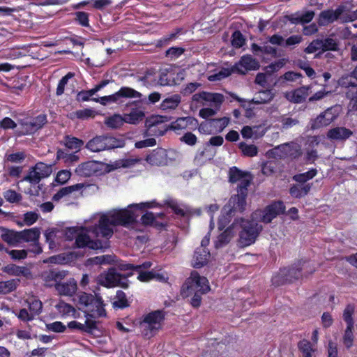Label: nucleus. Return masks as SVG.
<instances>
[{
    "instance_id": "obj_1",
    "label": "nucleus",
    "mask_w": 357,
    "mask_h": 357,
    "mask_svg": "<svg viewBox=\"0 0 357 357\" xmlns=\"http://www.w3.org/2000/svg\"><path fill=\"white\" fill-rule=\"evenodd\" d=\"M155 202H142L130 204L125 208H115L105 213H96L89 219L85 220L84 226L68 227L64 230L65 238L72 241L75 238V244L79 248H88L98 250L103 248L102 241L92 240L88 235L91 232L96 237L109 239L113 234L114 227L121 225L129 227L136 224V218L139 216L138 211L145 208L156 206Z\"/></svg>"
},
{
    "instance_id": "obj_2",
    "label": "nucleus",
    "mask_w": 357,
    "mask_h": 357,
    "mask_svg": "<svg viewBox=\"0 0 357 357\" xmlns=\"http://www.w3.org/2000/svg\"><path fill=\"white\" fill-rule=\"evenodd\" d=\"M284 206L281 202H273L263 210H257L252 213L251 220H244L242 230L239 231V243L241 246H248L254 243L262 230V226L258 222L269 223L278 215L282 213Z\"/></svg>"
},
{
    "instance_id": "obj_3",
    "label": "nucleus",
    "mask_w": 357,
    "mask_h": 357,
    "mask_svg": "<svg viewBox=\"0 0 357 357\" xmlns=\"http://www.w3.org/2000/svg\"><path fill=\"white\" fill-rule=\"evenodd\" d=\"M252 177L248 172H243L236 167L229 169V181L231 183L239 182L238 185V195L230 198L228 204L225 206L218 220V228L223 229L230 222L233 213L236 211L242 212L246 204L245 197L247 188L250 185Z\"/></svg>"
},
{
    "instance_id": "obj_4",
    "label": "nucleus",
    "mask_w": 357,
    "mask_h": 357,
    "mask_svg": "<svg viewBox=\"0 0 357 357\" xmlns=\"http://www.w3.org/2000/svg\"><path fill=\"white\" fill-rule=\"evenodd\" d=\"M210 289L207 278L193 271L183 287L182 295L185 297L192 296V305L198 307L201 303L202 295L206 294Z\"/></svg>"
},
{
    "instance_id": "obj_5",
    "label": "nucleus",
    "mask_w": 357,
    "mask_h": 357,
    "mask_svg": "<svg viewBox=\"0 0 357 357\" xmlns=\"http://www.w3.org/2000/svg\"><path fill=\"white\" fill-rule=\"evenodd\" d=\"M77 303L79 309L84 310L86 314L91 318L102 317L106 316L102 300L98 295L87 293H81L77 296Z\"/></svg>"
},
{
    "instance_id": "obj_6",
    "label": "nucleus",
    "mask_w": 357,
    "mask_h": 357,
    "mask_svg": "<svg viewBox=\"0 0 357 357\" xmlns=\"http://www.w3.org/2000/svg\"><path fill=\"white\" fill-rule=\"evenodd\" d=\"M165 318L163 311L156 310L145 314L139 323V328L145 337H153L161 328Z\"/></svg>"
},
{
    "instance_id": "obj_7",
    "label": "nucleus",
    "mask_w": 357,
    "mask_h": 357,
    "mask_svg": "<svg viewBox=\"0 0 357 357\" xmlns=\"http://www.w3.org/2000/svg\"><path fill=\"white\" fill-rule=\"evenodd\" d=\"M125 146V141L112 136H96L89 140L86 148L91 152H100L105 150L116 148H122Z\"/></svg>"
},
{
    "instance_id": "obj_8",
    "label": "nucleus",
    "mask_w": 357,
    "mask_h": 357,
    "mask_svg": "<svg viewBox=\"0 0 357 357\" xmlns=\"http://www.w3.org/2000/svg\"><path fill=\"white\" fill-rule=\"evenodd\" d=\"M357 15L353 13H349L344 6H339L337 9L322 11L319 17L320 25H326L340 20L342 22H349L354 20Z\"/></svg>"
},
{
    "instance_id": "obj_9",
    "label": "nucleus",
    "mask_w": 357,
    "mask_h": 357,
    "mask_svg": "<svg viewBox=\"0 0 357 357\" xmlns=\"http://www.w3.org/2000/svg\"><path fill=\"white\" fill-rule=\"evenodd\" d=\"M112 165L98 161H88L80 164L75 169L76 173L81 176L89 177L93 175H100L109 172L115 169Z\"/></svg>"
},
{
    "instance_id": "obj_10",
    "label": "nucleus",
    "mask_w": 357,
    "mask_h": 357,
    "mask_svg": "<svg viewBox=\"0 0 357 357\" xmlns=\"http://www.w3.org/2000/svg\"><path fill=\"white\" fill-rule=\"evenodd\" d=\"M98 283L107 288L117 286L123 288L128 287L127 278L113 270L100 275L98 277Z\"/></svg>"
},
{
    "instance_id": "obj_11",
    "label": "nucleus",
    "mask_w": 357,
    "mask_h": 357,
    "mask_svg": "<svg viewBox=\"0 0 357 357\" xmlns=\"http://www.w3.org/2000/svg\"><path fill=\"white\" fill-rule=\"evenodd\" d=\"M224 100V97L220 93H211L205 91L195 93L192 97V105L197 106L209 105L211 107H217L220 105Z\"/></svg>"
},
{
    "instance_id": "obj_12",
    "label": "nucleus",
    "mask_w": 357,
    "mask_h": 357,
    "mask_svg": "<svg viewBox=\"0 0 357 357\" xmlns=\"http://www.w3.org/2000/svg\"><path fill=\"white\" fill-rule=\"evenodd\" d=\"M243 218H236L222 234H220L215 242L217 248L227 244L240 229H242Z\"/></svg>"
},
{
    "instance_id": "obj_13",
    "label": "nucleus",
    "mask_w": 357,
    "mask_h": 357,
    "mask_svg": "<svg viewBox=\"0 0 357 357\" xmlns=\"http://www.w3.org/2000/svg\"><path fill=\"white\" fill-rule=\"evenodd\" d=\"M339 115V109L337 107H330L319 114L311 122V128L317 129L331 124Z\"/></svg>"
},
{
    "instance_id": "obj_14",
    "label": "nucleus",
    "mask_w": 357,
    "mask_h": 357,
    "mask_svg": "<svg viewBox=\"0 0 357 357\" xmlns=\"http://www.w3.org/2000/svg\"><path fill=\"white\" fill-rule=\"evenodd\" d=\"M152 264L150 261H146L139 265H134L132 264H126L123 265V268L125 270H134L137 272V279L141 282H149L155 277V274L153 271H147L151 266Z\"/></svg>"
},
{
    "instance_id": "obj_15",
    "label": "nucleus",
    "mask_w": 357,
    "mask_h": 357,
    "mask_svg": "<svg viewBox=\"0 0 357 357\" xmlns=\"http://www.w3.org/2000/svg\"><path fill=\"white\" fill-rule=\"evenodd\" d=\"M272 153L280 158L291 157L296 158L301 155V150L298 144L295 143H287L281 144L272 150Z\"/></svg>"
},
{
    "instance_id": "obj_16",
    "label": "nucleus",
    "mask_w": 357,
    "mask_h": 357,
    "mask_svg": "<svg viewBox=\"0 0 357 357\" xmlns=\"http://www.w3.org/2000/svg\"><path fill=\"white\" fill-rule=\"evenodd\" d=\"M146 160L151 165H166L169 162L168 153L164 149H157L146 156Z\"/></svg>"
},
{
    "instance_id": "obj_17",
    "label": "nucleus",
    "mask_w": 357,
    "mask_h": 357,
    "mask_svg": "<svg viewBox=\"0 0 357 357\" xmlns=\"http://www.w3.org/2000/svg\"><path fill=\"white\" fill-rule=\"evenodd\" d=\"M258 68V62L250 55L243 56L234 66V68L241 74H245L248 70H257Z\"/></svg>"
},
{
    "instance_id": "obj_18",
    "label": "nucleus",
    "mask_w": 357,
    "mask_h": 357,
    "mask_svg": "<svg viewBox=\"0 0 357 357\" xmlns=\"http://www.w3.org/2000/svg\"><path fill=\"white\" fill-rule=\"evenodd\" d=\"M309 86H302L295 90L287 91L284 93L285 98L294 103H301L303 102L309 95Z\"/></svg>"
},
{
    "instance_id": "obj_19",
    "label": "nucleus",
    "mask_w": 357,
    "mask_h": 357,
    "mask_svg": "<svg viewBox=\"0 0 357 357\" xmlns=\"http://www.w3.org/2000/svg\"><path fill=\"white\" fill-rule=\"evenodd\" d=\"M55 289L59 295L71 296L77 291V282L73 278H70L66 282L56 283Z\"/></svg>"
},
{
    "instance_id": "obj_20",
    "label": "nucleus",
    "mask_w": 357,
    "mask_h": 357,
    "mask_svg": "<svg viewBox=\"0 0 357 357\" xmlns=\"http://www.w3.org/2000/svg\"><path fill=\"white\" fill-rule=\"evenodd\" d=\"M211 257V254L207 249L197 248L192 259L193 267L199 268L205 266Z\"/></svg>"
},
{
    "instance_id": "obj_21",
    "label": "nucleus",
    "mask_w": 357,
    "mask_h": 357,
    "mask_svg": "<svg viewBox=\"0 0 357 357\" xmlns=\"http://www.w3.org/2000/svg\"><path fill=\"white\" fill-rule=\"evenodd\" d=\"M198 126V121L192 116H185L178 118L175 121L172 122V128L173 130L193 129Z\"/></svg>"
},
{
    "instance_id": "obj_22",
    "label": "nucleus",
    "mask_w": 357,
    "mask_h": 357,
    "mask_svg": "<svg viewBox=\"0 0 357 357\" xmlns=\"http://www.w3.org/2000/svg\"><path fill=\"white\" fill-rule=\"evenodd\" d=\"M3 271L10 275L22 276L26 278L31 277L30 269L26 266H20L15 264H8L3 268Z\"/></svg>"
},
{
    "instance_id": "obj_23",
    "label": "nucleus",
    "mask_w": 357,
    "mask_h": 357,
    "mask_svg": "<svg viewBox=\"0 0 357 357\" xmlns=\"http://www.w3.org/2000/svg\"><path fill=\"white\" fill-rule=\"evenodd\" d=\"M307 264H304L301 269L292 267L291 268H284L280 270L278 276L282 278V282H292L294 280L298 279L301 275V271L304 270Z\"/></svg>"
},
{
    "instance_id": "obj_24",
    "label": "nucleus",
    "mask_w": 357,
    "mask_h": 357,
    "mask_svg": "<svg viewBox=\"0 0 357 357\" xmlns=\"http://www.w3.org/2000/svg\"><path fill=\"white\" fill-rule=\"evenodd\" d=\"M352 134V131L348 128L344 127H336L328 130L327 137L332 140L342 141L350 137Z\"/></svg>"
},
{
    "instance_id": "obj_25",
    "label": "nucleus",
    "mask_w": 357,
    "mask_h": 357,
    "mask_svg": "<svg viewBox=\"0 0 357 357\" xmlns=\"http://www.w3.org/2000/svg\"><path fill=\"white\" fill-rule=\"evenodd\" d=\"M65 276V271H55L52 270L45 271L42 274L43 281L49 287L53 285L55 287V284L59 283V281L64 278Z\"/></svg>"
},
{
    "instance_id": "obj_26",
    "label": "nucleus",
    "mask_w": 357,
    "mask_h": 357,
    "mask_svg": "<svg viewBox=\"0 0 357 357\" xmlns=\"http://www.w3.org/2000/svg\"><path fill=\"white\" fill-rule=\"evenodd\" d=\"M224 142V139L221 136H215L212 137L209 141L206 143L204 146V151L202 152V155L205 154L206 153H208L207 154V156L211 158H213L216 151L215 149L212 148L211 146H220Z\"/></svg>"
},
{
    "instance_id": "obj_27",
    "label": "nucleus",
    "mask_w": 357,
    "mask_h": 357,
    "mask_svg": "<svg viewBox=\"0 0 357 357\" xmlns=\"http://www.w3.org/2000/svg\"><path fill=\"white\" fill-rule=\"evenodd\" d=\"M40 235V231L37 227L24 229L23 231H20V242L23 241L25 242L36 243V241H38Z\"/></svg>"
},
{
    "instance_id": "obj_28",
    "label": "nucleus",
    "mask_w": 357,
    "mask_h": 357,
    "mask_svg": "<svg viewBox=\"0 0 357 357\" xmlns=\"http://www.w3.org/2000/svg\"><path fill=\"white\" fill-rule=\"evenodd\" d=\"M25 302L27 304L29 311L34 317L40 314L42 312L43 304L36 296H29L26 299Z\"/></svg>"
},
{
    "instance_id": "obj_29",
    "label": "nucleus",
    "mask_w": 357,
    "mask_h": 357,
    "mask_svg": "<svg viewBox=\"0 0 357 357\" xmlns=\"http://www.w3.org/2000/svg\"><path fill=\"white\" fill-rule=\"evenodd\" d=\"M123 117L125 123L129 124H137L143 120L144 113L141 109H134L129 114H125Z\"/></svg>"
},
{
    "instance_id": "obj_30",
    "label": "nucleus",
    "mask_w": 357,
    "mask_h": 357,
    "mask_svg": "<svg viewBox=\"0 0 357 357\" xmlns=\"http://www.w3.org/2000/svg\"><path fill=\"white\" fill-rule=\"evenodd\" d=\"M84 186V185L83 183H77L70 186L64 187L54 195L53 200L59 201L61 198L70 195L73 192L80 190Z\"/></svg>"
},
{
    "instance_id": "obj_31",
    "label": "nucleus",
    "mask_w": 357,
    "mask_h": 357,
    "mask_svg": "<svg viewBox=\"0 0 357 357\" xmlns=\"http://www.w3.org/2000/svg\"><path fill=\"white\" fill-rule=\"evenodd\" d=\"M180 102L181 96L178 94H174L162 101L160 109L162 110L174 109Z\"/></svg>"
},
{
    "instance_id": "obj_32",
    "label": "nucleus",
    "mask_w": 357,
    "mask_h": 357,
    "mask_svg": "<svg viewBox=\"0 0 357 357\" xmlns=\"http://www.w3.org/2000/svg\"><path fill=\"white\" fill-rule=\"evenodd\" d=\"M273 93L271 90L261 91L255 96L254 98L248 102L255 104H264L270 102L273 98Z\"/></svg>"
},
{
    "instance_id": "obj_33",
    "label": "nucleus",
    "mask_w": 357,
    "mask_h": 357,
    "mask_svg": "<svg viewBox=\"0 0 357 357\" xmlns=\"http://www.w3.org/2000/svg\"><path fill=\"white\" fill-rule=\"evenodd\" d=\"M19 279H11L7 281L0 282V294H8L16 289L19 285Z\"/></svg>"
},
{
    "instance_id": "obj_34",
    "label": "nucleus",
    "mask_w": 357,
    "mask_h": 357,
    "mask_svg": "<svg viewBox=\"0 0 357 357\" xmlns=\"http://www.w3.org/2000/svg\"><path fill=\"white\" fill-rule=\"evenodd\" d=\"M56 309L61 317L74 316L76 312L75 309L62 301H60L56 305Z\"/></svg>"
},
{
    "instance_id": "obj_35",
    "label": "nucleus",
    "mask_w": 357,
    "mask_h": 357,
    "mask_svg": "<svg viewBox=\"0 0 357 357\" xmlns=\"http://www.w3.org/2000/svg\"><path fill=\"white\" fill-rule=\"evenodd\" d=\"M124 117L120 114H114L105 119V124L110 128L116 129L123 125Z\"/></svg>"
},
{
    "instance_id": "obj_36",
    "label": "nucleus",
    "mask_w": 357,
    "mask_h": 357,
    "mask_svg": "<svg viewBox=\"0 0 357 357\" xmlns=\"http://www.w3.org/2000/svg\"><path fill=\"white\" fill-rule=\"evenodd\" d=\"M346 96L349 99L348 105V113H351L357 110V89L354 87L346 93Z\"/></svg>"
},
{
    "instance_id": "obj_37",
    "label": "nucleus",
    "mask_w": 357,
    "mask_h": 357,
    "mask_svg": "<svg viewBox=\"0 0 357 357\" xmlns=\"http://www.w3.org/2000/svg\"><path fill=\"white\" fill-rule=\"evenodd\" d=\"M238 147L245 156L254 157L257 155L258 149L254 144H248L245 142H241Z\"/></svg>"
},
{
    "instance_id": "obj_38",
    "label": "nucleus",
    "mask_w": 357,
    "mask_h": 357,
    "mask_svg": "<svg viewBox=\"0 0 357 357\" xmlns=\"http://www.w3.org/2000/svg\"><path fill=\"white\" fill-rule=\"evenodd\" d=\"M36 130L31 119H26L21 123L18 132L21 135H25L33 133Z\"/></svg>"
},
{
    "instance_id": "obj_39",
    "label": "nucleus",
    "mask_w": 357,
    "mask_h": 357,
    "mask_svg": "<svg viewBox=\"0 0 357 357\" xmlns=\"http://www.w3.org/2000/svg\"><path fill=\"white\" fill-rule=\"evenodd\" d=\"M298 347L303 357H312V353L315 351L312 344L306 340L300 341Z\"/></svg>"
},
{
    "instance_id": "obj_40",
    "label": "nucleus",
    "mask_w": 357,
    "mask_h": 357,
    "mask_svg": "<svg viewBox=\"0 0 357 357\" xmlns=\"http://www.w3.org/2000/svg\"><path fill=\"white\" fill-rule=\"evenodd\" d=\"M2 238L8 243L15 245L20 243V231H8L2 234Z\"/></svg>"
},
{
    "instance_id": "obj_41",
    "label": "nucleus",
    "mask_w": 357,
    "mask_h": 357,
    "mask_svg": "<svg viewBox=\"0 0 357 357\" xmlns=\"http://www.w3.org/2000/svg\"><path fill=\"white\" fill-rule=\"evenodd\" d=\"M121 98H139L142 93L128 86H123L119 90Z\"/></svg>"
},
{
    "instance_id": "obj_42",
    "label": "nucleus",
    "mask_w": 357,
    "mask_h": 357,
    "mask_svg": "<svg viewBox=\"0 0 357 357\" xmlns=\"http://www.w3.org/2000/svg\"><path fill=\"white\" fill-rule=\"evenodd\" d=\"M65 145L70 149L78 151L84 145V142L78 138L68 136L65 139Z\"/></svg>"
},
{
    "instance_id": "obj_43",
    "label": "nucleus",
    "mask_w": 357,
    "mask_h": 357,
    "mask_svg": "<svg viewBox=\"0 0 357 357\" xmlns=\"http://www.w3.org/2000/svg\"><path fill=\"white\" fill-rule=\"evenodd\" d=\"M259 128L257 126L250 127L248 126H244L241 130V135L243 138L250 139L252 137L257 138L264 135V132L258 135L257 130Z\"/></svg>"
},
{
    "instance_id": "obj_44",
    "label": "nucleus",
    "mask_w": 357,
    "mask_h": 357,
    "mask_svg": "<svg viewBox=\"0 0 357 357\" xmlns=\"http://www.w3.org/2000/svg\"><path fill=\"white\" fill-rule=\"evenodd\" d=\"M71 118H77L79 119H87L89 118H93L96 115V112L92 109H84L77 110L72 113Z\"/></svg>"
},
{
    "instance_id": "obj_45",
    "label": "nucleus",
    "mask_w": 357,
    "mask_h": 357,
    "mask_svg": "<svg viewBox=\"0 0 357 357\" xmlns=\"http://www.w3.org/2000/svg\"><path fill=\"white\" fill-rule=\"evenodd\" d=\"M75 74L73 73L69 72L60 79L56 87V96H61L64 93L66 86L67 85L69 79L73 78Z\"/></svg>"
},
{
    "instance_id": "obj_46",
    "label": "nucleus",
    "mask_w": 357,
    "mask_h": 357,
    "mask_svg": "<svg viewBox=\"0 0 357 357\" xmlns=\"http://www.w3.org/2000/svg\"><path fill=\"white\" fill-rule=\"evenodd\" d=\"M317 175V170L312 169L307 172L295 175L293 178L294 181L300 183H305L308 180L312 179Z\"/></svg>"
},
{
    "instance_id": "obj_47",
    "label": "nucleus",
    "mask_w": 357,
    "mask_h": 357,
    "mask_svg": "<svg viewBox=\"0 0 357 357\" xmlns=\"http://www.w3.org/2000/svg\"><path fill=\"white\" fill-rule=\"evenodd\" d=\"M354 326H347L344 334L343 336V343L347 348H350L353 345L354 342V334H353Z\"/></svg>"
},
{
    "instance_id": "obj_48",
    "label": "nucleus",
    "mask_w": 357,
    "mask_h": 357,
    "mask_svg": "<svg viewBox=\"0 0 357 357\" xmlns=\"http://www.w3.org/2000/svg\"><path fill=\"white\" fill-rule=\"evenodd\" d=\"M278 166L276 162L268 161L262 165L261 172L266 176H271L276 172Z\"/></svg>"
},
{
    "instance_id": "obj_49",
    "label": "nucleus",
    "mask_w": 357,
    "mask_h": 357,
    "mask_svg": "<svg viewBox=\"0 0 357 357\" xmlns=\"http://www.w3.org/2000/svg\"><path fill=\"white\" fill-rule=\"evenodd\" d=\"M355 307L354 305L349 304L343 312V319L347 324V326H354L353 314L354 312Z\"/></svg>"
},
{
    "instance_id": "obj_50",
    "label": "nucleus",
    "mask_w": 357,
    "mask_h": 357,
    "mask_svg": "<svg viewBox=\"0 0 357 357\" xmlns=\"http://www.w3.org/2000/svg\"><path fill=\"white\" fill-rule=\"evenodd\" d=\"M57 158L63 160L66 163L70 164L79 160V157L74 153H68L59 150L57 152Z\"/></svg>"
},
{
    "instance_id": "obj_51",
    "label": "nucleus",
    "mask_w": 357,
    "mask_h": 357,
    "mask_svg": "<svg viewBox=\"0 0 357 357\" xmlns=\"http://www.w3.org/2000/svg\"><path fill=\"white\" fill-rule=\"evenodd\" d=\"M314 13L313 11H307L304 13L297 15L296 17L292 18L294 23H307L310 22L314 17Z\"/></svg>"
},
{
    "instance_id": "obj_52",
    "label": "nucleus",
    "mask_w": 357,
    "mask_h": 357,
    "mask_svg": "<svg viewBox=\"0 0 357 357\" xmlns=\"http://www.w3.org/2000/svg\"><path fill=\"white\" fill-rule=\"evenodd\" d=\"M3 197L10 203H17L22 200V195L13 190L4 192Z\"/></svg>"
},
{
    "instance_id": "obj_53",
    "label": "nucleus",
    "mask_w": 357,
    "mask_h": 357,
    "mask_svg": "<svg viewBox=\"0 0 357 357\" xmlns=\"http://www.w3.org/2000/svg\"><path fill=\"white\" fill-rule=\"evenodd\" d=\"M34 167L36 169V172H38V174L41 176V178L48 176L52 172L51 166L47 165L43 162L37 163Z\"/></svg>"
},
{
    "instance_id": "obj_54",
    "label": "nucleus",
    "mask_w": 357,
    "mask_h": 357,
    "mask_svg": "<svg viewBox=\"0 0 357 357\" xmlns=\"http://www.w3.org/2000/svg\"><path fill=\"white\" fill-rule=\"evenodd\" d=\"M128 301L126 298V294L122 291L116 292V300L114 301L113 305L114 307L123 308L128 306Z\"/></svg>"
},
{
    "instance_id": "obj_55",
    "label": "nucleus",
    "mask_w": 357,
    "mask_h": 357,
    "mask_svg": "<svg viewBox=\"0 0 357 357\" xmlns=\"http://www.w3.org/2000/svg\"><path fill=\"white\" fill-rule=\"evenodd\" d=\"M353 79H354V77L351 76V73L348 75H345L342 76L339 79V84L342 87H355L357 85V82H354Z\"/></svg>"
},
{
    "instance_id": "obj_56",
    "label": "nucleus",
    "mask_w": 357,
    "mask_h": 357,
    "mask_svg": "<svg viewBox=\"0 0 357 357\" xmlns=\"http://www.w3.org/2000/svg\"><path fill=\"white\" fill-rule=\"evenodd\" d=\"M169 205L174 213L178 215H185L187 213H190V210L188 207L178 204L176 202L172 201L169 202Z\"/></svg>"
},
{
    "instance_id": "obj_57",
    "label": "nucleus",
    "mask_w": 357,
    "mask_h": 357,
    "mask_svg": "<svg viewBox=\"0 0 357 357\" xmlns=\"http://www.w3.org/2000/svg\"><path fill=\"white\" fill-rule=\"evenodd\" d=\"M231 71L227 68H223L220 70L218 73H214L208 76V80L211 82L219 81L231 75Z\"/></svg>"
},
{
    "instance_id": "obj_58",
    "label": "nucleus",
    "mask_w": 357,
    "mask_h": 357,
    "mask_svg": "<svg viewBox=\"0 0 357 357\" xmlns=\"http://www.w3.org/2000/svg\"><path fill=\"white\" fill-rule=\"evenodd\" d=\"M317 51H323L322 40H313L305 50L307 54L314 53Z\"/></svg>"
},
{
    "instance_id": "obj_59",
    "label": "nucleus",
    "mask_w": 357,
    "mask_h": 357,
    "mask_svg": "<svg viewBox=\"0 0 357 357\" xmlns=\"http://www.w3.org/2000/svg\"><path fill=\"white\" fill-rule=\"evenodd\" d=\"M41 178V176L38 174V172H36L35 167H33L29 172L28 175L26 176L22 181H26L31 183L36 184Z\"/></svg>"
},
{
    "instance_id": "obj_60",
    "label": "nucleus",
    "mask_w": 357,
    "mask_h": 357,
    "mask_svg": "<svg viewBox=\"0 0 357 357\" xmlns=\"http://www.w3.org/2000/svg\"><path fill=\"white\" fill-rule=\"evenodd\" d=\"M245 43V39L240 31H235L232 34L231 44L236 48L241 47Z\"/></svg>"
},
{
    "instance_id": "obj_61",
    "label": "nucleus",
    "mask_w": 357,
    "mask_h": 357,
    "mask_svg": "<svg viewBox=\"0 0 357 357\" xmlns=\"http://www.w3.org/2000/svg\"><path fill=\"white\" fill-rule=\"evenodd\" d=\"M219 107L220 105L217 107L202 108L199 111V116L203 119H208L209 117H211L216 114Z\"/></svg>"
},
{
    "instance_id": "obj_62",
    "label": "nucleus",
    "mask_w": 357,
    "mask_h": 357,
    "mask_svg": "<svg viewBox=\"0 0 357 357\" xmlns=\"http://www.w3.org/2000/svg\"><path fill=\"white\" fill-rule=\"evenodd\" d=\"M323 51L336 50L337 49V43L333 38H328L322 40Z\"/></svg>"
},
{
    "instance_id": "obj_63",
    "label": "nucleus",
    "mask_w": 357,
    "mask_h": 357,
    "mask_svg": "<svg viewBox=\"0 0 357 357\" xmlns=\"http://www.w3.org/2000/svg\"><path fill=\"white\" fill-rule=\"evenodd\" d=\"M49 331L55 333H63L66 329V326L61 321H54L47 325Z\"/></svg>"
},
{
    "instance_id": "obj_64",
    "label": "nucleus",
    "mask_w": 357,
    "mask_h": 357,
    "mask_svg": "<svg viewBox=\"0 0 357 357\" xmlns=\"http://www.w3.org/2000/svg\"><path fill=\"white\" fill-rule=\"evenodd\" d=\"M15 315L23 321H30L34 319L33 315L26 308L21 309Z\"/></svg>"
}]
</instances>
